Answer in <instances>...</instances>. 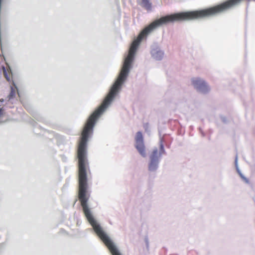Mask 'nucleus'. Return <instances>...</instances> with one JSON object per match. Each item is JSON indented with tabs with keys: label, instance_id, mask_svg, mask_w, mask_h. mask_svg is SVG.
Returning <instances> with one entry per match:
<instances>
[{
	"label": "nucleus",
	"instance_id": "obj_3",
	"mask_svg": "<svg viewBox=\"0 0 255 255\" xmlns=\"http://www.w3.org/2000/svg\"><path fill=\"white\" fill-rule=\"evenodd\" d=\"M192 82L194 87L199 92L205 93L209 91L208 86L201 79L194 78L192 79Z\"/></svg>",
	"mask_w": 255,
	"mask_h": 255
},
{
	"label": "nucleus",
	"instance_id": "obj_10",
	"mask_svg": "<svg viewBox=\"0 0 255 255\" xmlns=\"http://www.w3.org/2000/svg\"><path fill=\"white\" fill-rule=\"evenodd\" d=\"M241 179L247 184H250V180L249 179L247 178L245 175L244 176H243L242 178H241Z\"/></svg>",
	"mask_w": 255,
	"mask_h": 255
},
{
	"label": "nucleus",
	"instance_id": "obj_8",
	"mask_svg": "<svg viewBox=\"0 0 255 255\" xmlns=\"http://www.w3.org/2000/svg\"><path fill=\"white\" fill-rule=\"evenodd\" d=\"M235 165L236 167V171L239 175L241 174L242 173L238 165V155L237 154L236 156L235 159Z\"/></svg>",
	"mask_w": 255,
	"mask_h": 255
},
{
	"label": "nucleus",
	"instance_id": "obj_11",
	"mask_svg": "<svg viewBox=\"0 0 255 255\" xmlns=\"http://www.w3.org/2000/svg\"><path fill=\"white\" fill-rule=\"evenodd\" d=\"M144 241L146 244V247L148 249L149 247V242H148V239L147 237H145L144 238Z\"/></svg>",
	"mask_w": 255,
	"mask_h": 255
},
{
	"label": "nucleus",
	"instance_id": "obj_16",
	"mask_svg": "<svg viewBox=\"0 0 255 255\" xmlns=\"http://www.w3.org/2000/svg\"><path fill=\"white\" fill-rule=\"evenodd\" d=\"M36 113H32V116H34Z\"/></svg>",
	"mask_w": 255,
	"mask_h": 255
},
{
	"label": "nucleus",
	"instance_id": "obj_12",
	"mask_svg": "<svg viewBox=\"0 0 255 255\" xmlns=\"http://www.w3.org/2000/svg\"><path fill=\"white\" fill-rule=\"evenodd\" d=\"M199 129H200V131H201V134H202V135L203 136H205V133H204V132L202 130V129H201V128H200Z\"/></svg>",
	"mask_w": 255,
	"mask_h": 255
},
{
	"label": "nucleus",
	"instance_id": "obj_1",
	"mask_svg": "<svg viewBox=\"0 0 255 255\" xmlns=\"http://www.w3.org/2000/svg\"><path fill=\"white\" fill-rule=\"evenodd\" d=\"M159 135L160 137L159 150L157 147H154L149 156L148 171L150 173L156 172L159 166L162 155L166 154V151L163 144V138L161 136V132L160 130H159Z\"/></svg>",
	"mask_w": 255,
	"mask_h": 255
},
{
	"label": "nucleus",
	"instance_id": "obj_6",
	"mask_svg": "<svg viewBox=\"0 0 255 255\" xmlns=\"http://www.w3.org/2000/svg\"><path fill=\"white\" fill-rule=\"evenodd\" d=\"M143 128L144 129L145 132L150 136L151 135V128H150L149 124L147 123H143Z\"/></svg>",
	"mask_w": 255,
	"mask_h": 255
},
{
	"label": "nucleus",
	"instance_id": "obj_5",
	"mask_svg": "<svg viewBox=\"0 0 255 255\" xmlns=\"http://www.w3.org/2000/svg\"><path fill=\"white\" fill-rule=\"evenodd\" d=\"M2 68L5 78L8 81H10L12 77L11 71H9L8 69H6L4 66H2Z\"/></svg>",
	"mask_w": 255,
	"mask_h": 255
},
{
	"label": "nucleus",
	"instance_id": "obj_4",
	"mask_svg": "<svg viewBox=\"0 0 255 255\" xmlns=\"http://www.w3.org/2000/svg\"><path fill=\"white\" fill-rule=\"evenodd\" d=\"M17 92V88L15 86L14 82H12V86H11L10 92L8 96V100L13 98L16 95V93Z\"/></svg>",
	"mask_w": 255,
	"mask_h": 255
},
{
	"label": "nucleus",
	"instance_id": "obj_13",
	"mask_svg": "<svg viewBox=\"0 0 255 255\" xmlns=\"http://www.w3.org/2000/svg\"><path fill=\"white\" fill-rule=\"evenodd\" d=\"M5 110L3 109V107L0 108V112H3Z\"/></svg>",
	"mask_w": 255,
	"mask_h": 255
},
{
	"label": "nucleus",
	"instance_id": "obj_14",
	"mask_svg": "<svg viewBox=\"0 0 255 255\" xmlns=\"http://www.w3.org/2000/svg\"><path fill=\"white\" fill-rule=\"evenodd\" d=\"M240 176V177L241 178L243 177V176H244V175L243 174V173H241V174L239 175Z\"/></svg>",
	"mask_w": 255,
	"mask_h": 255
},
{
	"label": "nucleus",
	"instance_id": "obj_15",
	"mask_svg": "<svg viewBox=\"0 0 255 255\" xmlns=\"http://www.w3.org/2000/svg\"><path fill=\"white\" fill-rule=\"evenodd\" d=\"M5 113H0V117L2 116Z\"/></svg>",
	"mask_w": 255,
	"mask_h": 255
},
{
	"label": "nucleus",
	"instance_id": "obj_9",
	"mask_svg": "<svg viewBox=\"0 0 255 255\" xmlns=\"http://www.w3.org/2000/svg\"><path fill=\"white\" fill-rule=\"evenodd\" d=\"M220 118L222 120V121L225 123V124H227L228 123V121H227V118L226 117L223 116V115H220Z\"/></svg>",
	"mask_w": 255,
	"mask_h": 255
},
{
	"label": "nucleus",
	"instance_id": "obj_7",
	"mask_svg": "<svg viewBox=\"0 0 255 255\" xmlns=\"http://www.w3.org/2000/svg\"><path fill=\"white\" fill-rule=\"evenodd\" d=\"M141 1L142 6L146 9H150L151 8V3L149 2L148 0H141Z\"/></svg>",
	"mask_w": 255,
	"mask_h": 255
},
{
	"label": "nucleus",
	"instance_id": "obj_2",
	"mask_svg": "<svg viewBox=\"0 0 255 255\" xmlns=\"http://www.w3.org/2000/svg\"><path fill=\"white\" fill-rule=\"evenodd\" d=\"M134 139L135 148L142 157H145L146 156V153L144 142V137L142 134V132L141 131H138L136 133Z\"/></svg>",
	"mask_w": 255,
	"mask_h": 255
}]
</instances>
